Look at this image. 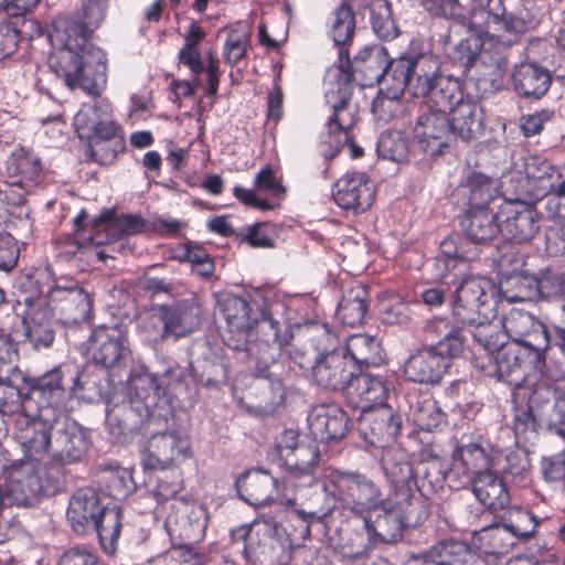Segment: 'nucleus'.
<instances>
[{"mask_svg":"<svg viewBox=\"0 0 565 565\" xmlns=\"http://www.w3.org/2000/svg\"><path fill=\"white\" fill-rule=\"evenodd\" d=\"M501 234L509 241L526 242L537 233L539 212L521 202H507L499 211Z\"/></svg>","mask_w":565,"mask_h":565,"instance_id":"obj_22","label":"nucleus"},{"mask_svg":"<svg viewBox=\"0 0 565 565\" xmlns=\"http://www.w3.org/2000/svg\"><path fill=\"white\" fill-rule=\"evenodd\" d=\"M446 472L447 469L444 461H418L415 467V479H417L415 488L426 495L434 493L437 489L443 488Z\"/></svg>","mask_w":565,"mask_h":565,"instance_id":"obj_46","label":"nucleus"},{"mask_svg":"<svg viewBox=\"0 0 565 565\" xmlns=\"http://www.w3.org/2000/svg\"><path fill=\"white\" fill-rule=\"evenodd\" d=\"M363 415L361 424L366 440L379 448H386L399 435L402 418L388 405H380L373 409L361 406Z\"/></svg>","mask_w":565,"mask_h":565,"instance_id":"obj_21","label":"nucleus"},{"mask_svg":"<svg viewBox=\"0 0 565 565\" xmlns=\"http://www.w3.org/2000/svg\"><path fill=\"white\" fill-rule=\"evenodd\" d=\"M392 487L393 493L386 498L382 497L381 504L401 514V516L413 526L424 522L428 518L429 510L426 500L423 498L426 495L425 493H420L414 484Z\"/></svg>","mask_w":565,"mask_h":565,"instance_id":"obj_28","label":"nucleus"},{"mask_svg":"<svg viewBox=\"0 0 565 565\" xmlns=\"http://www.w3.org/2000/svg\"><path fill=\"white\" fill-rule=\"evenodd\" d=\"M329 29L330 35L338 46H344L352 40L355 30V17L352 8L347 2H342L331 13Z\"/></svg>","mask_w":565,"mask_h":565,"instance_id":"obj_48","label":"nucleus"},{"mask_svg":"<svg viewBox=\"0 0 565 565\" xmlns=\"http://www.w3.org/2000/svg\"><path fill=\"white\" fill-rule=\"evenodd\" d=\"M369 536L383 543H394L402 539L403 530L412 526L401 514L379 504L372 512L361 516Z\"/></svg>","mask_w":565,"mask_h":565,"instance_id":"obj_29","label":"nucleus"},{"mask_svg":"<svg viewBox=\"0 0 565 565\" xmlns=\"http://www.w3.org/2000/svg\"><path fill=\"white\" fill-rule=\"evenodd\" d=\"M454 465L459 462L466 471L476 476L489 471L491 456L488 449L478 441L458 446L452 452Z\"/></svg>","mask_w":565,"mask_h":565,"instance_id":"obj_42","label":"nucleus"},{"mask_svg":"<svg viewBox=\"0 0 565 565\" xmlns=\"http://www.w3.org/2000/svg\"><path fill=\"white\" fill-rule=\"evenodd\" d=\"M369 311V294L361 286H354L345 291L339 302L337 316L347 326L356 327L364 322Z\"/></svg>","mask_w":565,"mask_h":565,"instance_id":"obj_37","label":"nucleus"},{"mask_svg":"<svg viewBox=\"0 0 565 565\" xmlns=\"http://www.w3.org/2000/svg\"><path fill=\"white\" fill-rule=\"evenodd\" d=\"M412 419L419 429L433 431L446 423V414L435 399L426 397L414 405Z\"/></svg>","mask_w":565,"mask_h":565,"instance_id":"obj_52","label":"nucleus"},{"mask_svg":"<svg viewBox=\"0 0 565 565\" xmlns=\"http://www.w3.org/2000/svg\"><path fill=\"white\" fill-rule=\"evenodd\" d=\"M31 394H22L21 391L10 383L0 381V413L8 415L22 411L26 425L33 424L34 418L30 415L29 404L31 403Z\"/></svg>","mask_w":565,"mask_h":565,"instance_id":"obj_51","label":"nucleus"},{"mask_svg":"<svg viewBox=\"0 0 565 565\" xmlns=\"http://www.w3.org/2000/svg\"><path fill=\"white\" fill-rule=\"evenodd\" d=\"M347 351L350 354L349 360L353 363L364 366L376 365L380 363L381 345L371 335L354 334L348 339Z\"/></svg>","mask_w":565,"mask_h":565,"instance_id":"obj_44","label":"nucleus"},{"mask_svg":"<svg viewBox=\"0 0 565 565\" xmlns=\"http://www.w3.org/2000/svg\"><path fill=\"white\" fill-rule=\"evenodd\" d=\"M62 380L63 374L60 367H54L38 377V399H40L41 403H44L45 407L54 408L57 414L65 395ZM42 408H44V406H41L39 411ZM40 412H38V414Z\"/></svg>","mask_w":565,"mask_h":565,"instance_id":"obj_45","label":"nucleus"},{"mask_svg":"<svg viewBox=\"0 0 565 565\" xmlns=\"http://www.w3.org/2000/svg\"><path fill=\"white\" fill-rule=\"evenodd\" d=\"M232 543L242 550L246 561H252L265 552L270 536L253 523L241 525L231 532Z\"/></svg>","mask_w":565,"mask_h":565,"instance_id":"obj_40","label":"nucleus"},{"mask_svg":"<svg viewBox=\"0 0 565 565\" xmlns=\"http://www.w3.org/2000/svg\"><path fill=\"white\" fill-rule=\"evenodd\" d=\"M491 318L479 317L476 322L467 323L471 328L470 333L473 340L487 351L489 358L503 347L500 324L490 320Z\"/></svg>","mask_w":565,"mask_h":565,"instance_id":"obj_47","label":"nucleus"},{"mask_svg":"<svg viewBox=\"0 0 565 565\" xmlns=\"http://www.w3.org/2000/svg\"><path fill=\"white\" fill-rule=\"evenodd\" d=\"M353 385L355 395L361 403H364L362 406H366V409L384 405L386 387L380 379L373 377L370 374H361L354 379Z\"/></svg>","mask_w":565,"mask_h":565,"instance_id":"obj_54","label":"nucleus"},{"mask_svg":"<svg viewBox=\"0 0 565 565\" xmlns=\"http://www.w3.org/2000/svg\"><path fill=\"white\" fill-rule=\"evenodd\" d=\"M467 241L472 244H487L501 233L499 213L488 207H471L461 221Z\"/></svg>","mask_w":565,"mask_h":565,"instance_id":"obj_32","label":"nucleus"},{"mask_svg":"<svg viewBox=\"0 0 565 565\" xmlns=\"http://www.w3.org/2000/svg\"><path fill=\"white\" fill-rule=\"evenodd\" d=\"M320 454L315 443L302 441L301 445L295 448L290 456L281 462L286 472L296 479L309 478L312 480L315 469L319 462Z\"/></svg>","mask_w":565,"mask_h":565,"instance_id":"obj_38","label":"nucleus"},{"mask_svg":"<svg viewBox=\"0 0 565 565\" xmlns=\"http://www.w3.org/2000/svg\"><path fill=\"white\" fill-rule=\"evenodd\" d=\"M280 350L281 348L266 342H247L245 348L253 375L268 384L271 404H279L285 399L284 364L276 359Z\"/></svg>","mask_w":565,"mask_h":565,"instance_id":"obj_13","label":"nucleus"},{"mask_svg":"<svg viewBox=\"0 0 565 565\" xmlns=\"http://www.w3.org/2000/svg\"><path fill=\"white\" fill-rule=\"evenodd\" d=\"M332 196L340 207L359 213L372 205L374 189L364 173H347L335 182Z\"/></svg>","mask_w":565,"mask_h":565,"instance_id":"obj_25","label":"nucleus"},{"mask_svg":"<svg viewBox=\"0 0 565 565\" xmlns=\"http://www.w3.org/2000/svg\"><path fill=\"white\" fill-rule=\"evenodd\" d=\"M472 491L480 503L493 512L505 509L510 503L503 480L490 470L472 479Z\"/></svg>","mask_w":565,"mask_h":565,"instance_id":"obj_34","label":"nucleus"},{"mask_svg":"<svg viewBox=\"0 0 565 565\" xmlns=\"http://www.w3.org/2000/svg\"><path fill=\"white\" fill-rule=\"evenodd\" d=\"M504 526L518 539H527L535 532L537 523L534 515L525 510L514 509L509 512L508 520L503 523Z\"/></svg>","mask_w":565,"mask_h":565,"instance_id":"obj_63","label":"nucleus"},{"mask_svg":"<svg viewBox=\"0 0 565 565\" xmlns=\"http://www.w3.org/2000/svg\"><path fill=\"white\" fill-rule=\"evenodd\" d=\"M383 469L390 478L392 486L414 484L415 468L408 459V455L402 449H388L382 458Z\"/></svg>","mask_w":565,"mask_h":565,"instance_id":"obj_41","label":"nucleus"},{"mask_svg":"<svg viewBox=\"0 0 565 565\" xmlns=\"http://www.w3.org/2000/svg\"><path fill=\"white\" fill-rule=\"evenodd\" d=\"M337 89L327 92L326 99L332 113L327 121L328 139L326 140L338 152L350 141V131L359 120L358 108L352 104V85L339 83Z\"/></svg>","mask_w":565,"mask_h":565,"instance_id":"obj_12","label":"nucleus"},{"mask_svg":"<svg viewBox=\"0 0 565 565\" xmlns=\"http://www.w3.org/2000/svg\"><path fill=\"white\" fill-rule=\"evenodd\" d=\"M92 32L72 18L56 19L46 33L53 49L47 63L65 84L99 95L106 84L104 52L88 42Z\"/></svg>","mask_w":565,"mask_h":565,"instance_id":"obj_1","label":"nucleus"},{"mask_svg":"<svg viewBox=\"0 0 565 565\" xmlns=\"http://www.w3.org/2000/svg\"><path fill=\"white\" fill-rule=\"evenodd\" d=\"M493 286L490 280L480 277L463 279L456 289L452 317L461 327L476 322L479 317L491 318Z\"/></svg>","mask_w":565,"mask_h":565,"instance_id":"obj_10","label":"nucleus"},{"mask_svg":"<svg viewBox=\"0 0 565 565\" xmlns=\"http://www.w3.org/2000/svg\"><path fill=\"white\" fill-rule=\"evenodd\" d=\"M465 328L458 324L454 318L451 322L443 318L434 319L427 326V332L443 335V339L430 348L435 349V353L438 355L446 358L448 366L450 365V359L458 356L463 350L465 338L461 335V331Z\"/></svg>","mask_w":565,"mask_h":565,"instance_id":"obj_35","label":"nucleus"},{"mask_svg":"<svg viewBox=\"0 0 565 565\" xmlns=\"http://www.w3.org/2000/svg\"><path fill=\"white\" fill-rule=\"evenodd\" d=\"M370 12L372 29L380 39L390 40L397 35V28L391 18V7L386 0H375Z\"/></svg>","mask_w":565,"mask_h":565,"instance_id":"obj_60","label":"nucleus"},{"mask_svg":"<svg viewBox=\"0 0 565 565\" xmlns=\"http://www.w3.org/2000/svg\"><path fill=\"white\" fill-rule=\"evenodd\" d=\"M529 351L530 349L513 343L503 345L492 356L494 369L489 374L515 386L530 383L531 377H541L545 371L546 354L542 353V362L539 364Z\"/></svg>","mask_w":565,"mask_h":565,"instance_id":"obj_9","label":"nucleus"},{"mask_svg":"<svg viewBox=\"0 0 565 565\" xmlns=\"http://www.w3.org/2000/svg\"><path fill=\"white\" fill-rule=\"evenodd\" d=\"M35 282L32 274L21 276L15 286V305L14 311L21 318L22 332L26 340L31 341L33 338V329L35 326V308L33 289Z\"/></svg>","mask_w":565,"mask_h":565,"instance_id":"obj_36","label":"nucleus"},{"mask_svg":"<svg viewBox=\"0 0 565 565\" xmlns=\"http://www.w3.org/2000/svg\"><path fill=\"white\" fill-rule=\"evenodd\" d=\"M86 351L94 363L107 369L118 365L130 353L127 334L118 326L94 329Z\"/></svg>","mask_w":565,"mask_h":565,"instance_id":"obj_18","label":"nucleus"},{"mask_svg":"<svg viewBox=\"0 0 565 565\" xmlns=\"http://www.w3.org/2000/svg\"><path fill=\"white\" fill-rule=\"evenodd\" d=\"M462 189L468 194L471 207H487L493 198L494 182L481 172H471Z\"/></svg>","mask_w":565,"mask_h":565,"instance_id":"obj_55","label":"nucleus"},{"mask_svg":"<svg viewBox=\"0 0 565 565\" xmlns=\"http://www.w3.org/2000/svg\"><path fill=\"white\" fill-rule=\"evenodd\" d=\"M121 529V512L117 505L106 504L100 516L96 518V524H92L89 530L97 532L102 545L107 548L114 547Z\"/></svg>","mask_w":565,"mask_h":565,"instance_id":"obj_49","label":"nucleus"},{"mask_svg":"<svg viewBox=\"0 0 565 565\" xmlns=\"http://www.w3.org/2000/svg\"><path fill=\"white\" fill-rule=\"evenodd\" d=\"M316 383L332 391L344 390L354 377V365L340 350L319 354L312 365Z\"/></svg>","mask_w":565,"mask_h":565,"instance_id":"obj_23","label":"nucleus"},{"mask_svg":"<svg viewBox=\"0 0 565 565\" xmlns=\"http://www.w3.org/2000/svg\"><path fill=\"white\" fill-rule=\"evenodd\" d=\"M209 515L206 508L198 503H179L166 521L171 540L180 541L179 545L198 543L205 536Z\"/></svg>","mask_w":565,"mask_h":565,"instance_id":"obj_17","label":"nucleus"},{"mask_svg":"<svg viewBox=\"0 0 565 565\" xmlns=\"http://www.w3.org/2000/svg\"><path fill=\"white\" fill-rule=\"evenodd\" d=\"M484 34L476 32V34H470L469 36L460 40L456 44H451L450 42L446 43V50L448 56L457 64L462 66L465 70H469L475 65L478 56L481 53L483 42L482 38Z\"/></svg>","mask_w":565,"mask_h":565,"instance_id":"obj_50","label":"nucleus"},{"mask_svg":"<svg viewBox=\"0 0 565 565\" xmlns=\"http://www.w3.org/2000/svg\"><path fill=\"white\" fill-rule=\"evenodd\" d=\"M502 288L510 301L537 300L536 274H530L526 270L512 273L503 281Z\"/></svg>","mask_w":565,"mask_h":565,"instance_id":"obj_43","label":"nucleus"},{"mask_svg":"<svg viewBox=\"0 0 565 565\" xmlns=\"http://www.w3.org/2000/svg\"><path fill=\"white\" fill-rule=\"evenodd\" d=\"M424 7L431 15L454 20L469 26V9L458 0H429Z\"/></svg>","mask_w":565,"mask_h":565,"instance_id":"obj_62","label":"nucleus"},{"mask_svg":"<svg viewBox=\"0 0 565 565\" xmlns=\"http://www.w3.org/2000/svg\"><path fill=\"white\" fill-rule=\"evenodd\" d=\"M399 62H409L415 64L416 55H403L395 60H390L387 50L382 45L366 46L361 50L352 61H350L349 51L344 47L339 51V74L338 82L351 85L356 76L363 86H373L383 84L387 90L394 95L403 94L404 90L395 88L394 67Z\"/></svg>","mask_w":565,"mask_h":565,"instance_id":"obj_3","label":"nucleus"},{"mask_svg":"<svg viewBox=\"0 0 565 565\" xmlns=\"http://www.w3.org/2000/svg\"><path fill=\"white\" fill-rule=\"evenodd\" d=\"M477 248L459 234H451L440 243V254L435 258L436 277L445 285L457 284L467 273L469 262L477 256Z\"/></svg>","mask_w":565,"mask_h":565,"instance_id":"obj_16","label":"nucleus"},{"mask_svg":"<svg viewBox=\"0 0 565 565\" xmlns=\"http://www.w3.org/2000/svg\"><path fill=\"white\" fill-rule=\"evenodd\" d=\"M105 484L107 494L106 497L113 499H124L134 489L131 475L121 468H109L103 471L99 480Z\"/></svg>","mask_w":565,"mask_h":565,"instance_id":"obj_59","label":"nucleus"},{"mask_svg":"<svg viewBox=\"0 0 565 565\" xmlns=\"http://www.w3.org/2000/svg\"><path fill=\"white\" fill-rule=\"evenodd\" d=\"M537 300H556L565 297V274L552 267L539 270Z\"/></svg>","mask_w":565,"mask_h":565,"instance_id":"obj_57","label":"nucleus"},{"mask_svg":"<svg viewBox=\"0 0 565 565\" xmlns=\"http://www.w3.org/2000/svg\"><path fill=\"white\" fill-rule=\"evenodd\" d=\"M145 224L146 222L141 216L132 214L115 216L110 211L103 214L99 218V225H104L107 232H119L121 235L141 233L145 228Z\"/></svg>","mask_w":565,"mask_h":565,"instance_id":"obj_61","label":"nucleus"},{"mask_svg":"<svg viewBox=\"0 0 565 565\" xmlns=\"http://www.w3.org/2000/svg\"><path fill=\"white\" fill-rule=\"evenodd\" d=\"M472 544L484 554H507L515 545V540L504 524H494L476 532Z\"/></svg>","mask_w":565,"mask_h":565,"instance_id":"obj_39","label":"nucleus"},{"mask_svg":"<svg viewBox=\"0 0 565 565\" xmlns=\"http://www.w3.org/2000/svg\"><path fill=\"white\" fill-rule=\"evenodd\" d=\"M469 29L511 45L525 32L526 23L524 19L508 12L503 0H471Z\"/></svg>","mask_w":565,"mask_h":565,"instance_id":"obj_5","label":"nucleus"},{"mask_svg":"<svg viewBox=\"0 0 565 565\" xmlns=\"http://www.w3.org/2000/svg\"><path fill=\"white\" fill-rule=\"evenodd\" d=\"M23 457L15 459L6 469L4 486L8 499L17 505H30L35 497V458L33 438L21 445Z\"/></svg>","mask_w":565,"mask_h":565,"instance_id":"obj_14","label":"nucleus"},{"mask_svg":"<svg viewBox=\"0 0 565 565\" xmlns=\"http://www.w3.org/2000/svg\"><path fill=\"white\" fill-rule=\"evenodd\" d=\"M40 312L45 320L77 324L89 319L92 300L83 289L50 286L46 295L38 299V315Z\"/></svg>","mask_w":565,"mask_h":565,"instance_id":"obj_8","label":"nucleus"},{"mask_svg":"<svg viewBox=\"0 0 565 565\" xmlns=\"http://www.w3.org/2000/svg\"><path fill=\"white\" fill-rule=\"evenodd\" d=\"M541 420L551 431L565 439V398L558 396L547 404L541 414Z\"/></svg>","mask_w":565,"mask_h":565,"instance_id":"obj_64","label":"nucleus"},{"mask_svg":"<svg viewBox=\"0 0 565 565\" xmlns=\"http://www.w3.org/2000/svg\"><path fill=\"white\" fill-rule=\"evenodd\" d=\"M332 499L344 509L363 516L382 502V491L371 478L359 472L332 471L324 483Z\"/></svg>","mask_w":565,"mask_h":565,"instance_id":"obj_6","label":"nucleus"},{"mask_svg":"<svg viewBox=\"0 0 565 565\" xmlns=\"http://www.w3.org/2000/svg\"><path fill=\"white\" fill-rule=\"evenodd\" d=\"M58 414L44 407L38 414V452L47 454L54 462H71L82 458L87 449L84 429L75 425L63 427Z\"/></svg>","mask_w":565,"mask_h":565,"instance_id":"obj_4","label":"nucleus"},{"mask_svg":"<svg viewBox=\"0 0 565 565\" xmlns=\"http://www.w3.org/2000/svg\"><path fill=\"white\" fill-rule=\"evenodd\" d=\"M217 308L222 313L230 340H234V349L245 345L252 337L257 316H254L249 302L239 296L223 294L217 298Z\"/></svg>","mask_w":565,"mask_h":565,"instance_id":"obj_19","label":"nucleus"},{"mask_svg":"<svg viewBox=\"0 0 565 565\" xmlns=\"http://www.w3.org/2000/svg\"><path fill=\"white\" fill-rule=\"evenodd\" d=\"M377 153L393 162H404L408 158V140L401 131H386L377 141Z\"/></svg>","mask_w":565,"mask_h":565,"instance_id":"obj_58","label":"nucleus"},{"mask_svg":"<svg viewBox=\"0 0 565 565\" xmlns=\"http://www.w3.org/2000/svg\"><path fill=\"white\" fill-rule=\"evenodd\" d=\"M448 370V361L430 347L417 350L404 362V375L413 383L438 385Z\"/></svg>","mask_w":565,"mask_h":565,"instance_id":"obj_26","label":"nucleus"},{"mask_svg":"<svg viewBox=\"0 0 565 565\" xmlns=\"http://www.w3.org/2000/svg\"><path fill=\"white\" fill-rule=\"evenodd\" d=\"M329 490H326V484H323L322 489L315 493V497L311 499L309 503V509H296L295 514L303 522L307 523L306 534L310 533V523L320 522L324 518H327L334 509L335 503L332 497L328 494Z\"/></svg>","mask_w":565,"mask_h":565,"instance_id":"obj_56","label":"nucleus"},{"mask_svg":"<svg viewBox=\"0 0 565 565\" xmlns=\"http://www.w3.org/2000/svg\"><path fill=\"white\" fill-rule=\"evenodd\" d=\"M149 322L157 330L154 341L163 342L170 337L175 339L195 331L202 322V307L198 298L191 297L172 305H158L151 310Z\"/></svg>","mask_w":565,"mask_h":565,"instance_id":"obj_7","label":"nucleus"},{"mask_svg":"<svg viewBox=\"0 0 565 565\" xmlns=\"http://www.w3.org/2000/svg\"><path fill=\"white\" fill-rule=\"evenodd\" d=\"M108 498L93 488L77 490L70 499L67 520L72 529L77 533H85L92 524H96V518L100 516Z\"/></svg>","mask_w":565,"mask_h":565,"instance_id":"obj_24","label":"nucleus"},{"mask_svg":"<svg viewBox=\"0 0 565 565\" xmlns=\"http://www.w3.org/2000/svg\"><path fill=\"white\" fill-rule=\"evenodd\" d=\"M239 495L252 505L271 503L278 491V480L268 471L257 469L243 473L236 481Z\"/></svg>","mask_w":565,"mask_h":565,"instance_id":"obj_30","label":"nucleus"},{"mask_svg":"<svg viewBox=\"0 0 565 565\" xmlns=\"http://www.w3.org/2000/svg\"><path fill=\"white\" fill-rule=\"evenodd\" d=\"M350 419L337 405L315 406L308 416L310 433L321 441L342 439L349 431Z\"/></svg>","mask_w":565,"mask_h":565,"instance_id":"obj_27","label":"nucleus"},{"mask_svg":"<svg viewBox=\"0 0 565 565\" xmlns=\"http://www.w3.org/2000/svg\"><path fill=\"white\" fill-rule=\"evenodd\" d=\"M414 138L422 150L431 157L443 153L455 141L448 116L427 109L416 121Z\"/></svg>","mask_w":565,"mask_h":565,"instance_id":"obj_20","label":"nucleus"},{"mask_svg":"<svg viewBox=\"0 0 565 565\" xmlns=\"http://www.w3.org/2000/svg\"><path fill=\"white\" fill-rule=\"evenodd\" d=\"M501 326L511 343L530 349L536 363L542 362V353L550 348V333L536 317L522 309H512L503 317Z\"/></svg>","mask_w":565,"mask_h":565,"instance_id":"obj_11","label":"nucleus"},{"mask_svg":"<svg viewBox=\"0 0 565 565\" xmlns=\"http://www.w3.org/2000/svg\"><path fill=\"white\" fill-rule=\"evenodd\" d=\"M450 127L455 138L470 141L481 135L483 130V109L470 99H463L451 113Z\"/></svg>","mask_w":565,"mask_h":565,"instance_id":"obj_33","label":"nucleus"},{"mask_svg":"<svg viewBox=\"0 0 565 565\" xmlns=\"http://www.w3.org/2000/svg\"><path fill=\"white\" fill-rule=\"evenodd\" d=\"M514 90L523 97L540 99L551 84V72L535 62H524L515 65L512 73Z\"/></svg>","mask_w":565,"mask_h":565,"instance_id":"obj_31","label":"nucleus"},{"mask_svg":"<svg viewBox=\"0 0 565 565\" xmlns=\"http://www.w3.org/2000/svg\"><path fill=\"white\" fill-rule=\"evenodd\" d=\"M393 71L395 88L424 97L427 110L447 115L465 99L461 83L438 74V62L430 55L417 54L415 64L399 62Z\"/></svg>","mask_w":565,"mask_h":565,"instance_id":"obj_2","label":"nucleus"},{"mask_svg":"<svg viewBox=\"0 0 565 565\" xmlns=\"http://www.w3.org/2000/svg\"><path fill=\"white\" fill-rule=\"evenodd\" d=\"M470 555L466 543L452 540L438 543L429 552V558L436 565H465Z\"/></svg>","mask_w":565,"mask_h":565,"instance_id":"obj_53","label":"nucleus"},{"mask_svg":"<svg viewBox=\"0 0 565 565\" xmlns=\"http://www.w3.org/2000/svg\"><path fill=\"white\" fill-rule=\"evenodd\" d=\"M191 457V445L188 437L177 431H164L152 435L142 451L146 469L164 470L179 465Z\"/></svg>","mask_w":565,"mask_h":565,"instance_id":"obj_15","label":"nucleus"}]
</instances>
